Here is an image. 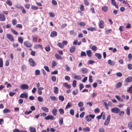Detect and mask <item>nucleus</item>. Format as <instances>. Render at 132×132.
<instances>
[{"label":"nucleus","instance_id":"58836bf2","mask_svg":"<svg viewBox=\"0 0 132 132\" xmlns=\"http://www.w3.org/2000/svg\"><path fill=\"white\" fill-rule=\"evenodd\" d=\"M55 56L57 59H60L61 57V56L60 55L57 53H56L55 54Z\"/></svg>","mask_w":132,"mask_h":132},{"label":"nucleus","instance_id":"3c124183","mask_svg":"<svg viewBox=\"0 0 132 132\" xmlns=\"http://www.w3.org/2000/svg\"><path fill=\"white\" fill-rule=\"evenodd\" d=\"M126 112L128 116H129L130 114V110L129 107H128L126 109Z\"/></svg>","mask_w":132,"mask_h":132},{"label":"nucleus","instance_id":"bb28decb","mask_svg":"<svg viewBox=\"0 0 132 132\" xmlns=\"http://www.w3.org/2000/svg\"><path fill=\"white\" fill-rule=\"evenodd\" d=\"M57 45L61 48H63L64 47V45L62 43L59 42L57 44Z\"/></svg>","mask_w":132,"mask_h":132},{"label":"nucleus","instance_id":"412c9836","mask_svg":"<svg viewBox=\"0 0 132 132\" xmlns=\"http://www.w3.org/2000/svg\"><path fill=\"white\" fill-rule=\"evenodd\" d=\"M115 97L119 101L123 102V99L122 98L120 97L119 96L116 95L115 96Z\"/></svg>","mask_w":132,"mask_h":132},{"label":"nucleus","instance_id":"6ab92c4d","mask_svg":"<svg viewBox=\"0 0 132 132\" xmlns=\"http://www.w3.org/2000/svg\"><path fill=\"white\" fill-rule=\"evenodd\" d=\"M86 53L88 56L90 57L92 56V52L90 50L87 51Z\"/></svg>","mask_w":132,"mask_h":132},{"label":"nucleus","instance_id":"49530a36","mask_svg":"<svg viewBox=\"0 0 132 132\" xmlns=\"http://www.w3.org/2000/svg\"><path fill=\"white\" fill-rule=\"evenodd\" d=\"M59 111L61 114H63L64 113V110L62 109H59Z\"/></svg>","mask_w":132,"mask_h":132},{"label":"nucleus","instance_id":"052dcab7","mask_svg":"<svg viewBox=\"0 0 132 132\" xmlns=\"http://www.w3.org/2000/svg\"><path fill=\"white\" fill-rule=\"evenodd\" d=\"M65 66L66 68V70L67 71H69L70 70V68L69 67L67 64H66L65 65Z\"/></svg>","mask_w":132,"mask_h":132},{"label":"nucleus","instance_id":"f8f14e48","mask_svg":"<svg viewBox=\"0 0 132 132\" xmlns=\"http://www.w3.org/2000/svg\"><path fill=\"white\" fill-rule=\"evenodd\" d=\"M108 64L112 66H114L115 64V61H112L111 60H109L108 61Z\"/></svg>","mask_w":132,"mask_h":132},{"label":"nucleus","instance_id":"2f4dec72","mask_svg":"<svg viewBox=\"0 0 132 132\" xmlns=\"http://www.w3.org/2000/svg\"><path fill=\"white\" fill-rule=\"evenodd\" d=\"M122 85V83L121 82H119L117 84L116 87L118 88L121 87Z\"/></svg>","mask_w":132,"mask_h":132},{"label":"nucleus","instance_id":"a211bd4d","mask_svg":"<svg viewBox=\"0 0 132 132\" xmlns=\"http://www.w3.org/2000/svg\"><path fill=\"white\" fill-rule=\"evenodd\" d=\"M76 49V47L75 46H71L70 48V51L71 53L73 52Z\"/></svg>","mask_w":132,"mask_h":132},{"label":"nucleus","instance_id":"393cba45","mask_svg":"<svg viewBox=\"0 0 132 132\" xmlns=\"http://www.w3.org/2000/svg\"><path fill=\"white\" fill-rule=\"evenodd\" d=\"M42 109L43 110L45 111L46 112H48V109L46 107H43L42 108Z\"/></svg>","mask_w":132,"mask_h":132},{"label":"nucleus","instance_id":"423d86ee","mask_svg":"<svg viewBox=\"0 0 132 132\" xmlns=\"http://www.w3.org/2000/svg\"><path fill=\"white\" fill-rule=\"evenodd\" d=\"M104 104L107 110H108L109 109L108 105L109 106H111L112 105V103L110 102H109L108 104L106 102H104Z\"/></svg>","mask_w":132,"mask_h":132},{"label":"nucleus","instance_id":"603ef678","mask_svg":"<svg viewBox=\"0 0 132 132\" xmlns=\"http://www.w3.org/2000/svg\"><path fill=\"white\" fill-rule=\"evenodd\" d=\"M38 37H32V40L34 42H36L37 41Z\"/></svg>","mask_w":132,"mask_h":132},{"label":"nucleus","instance_id":"4d7b16f0","mask_svg":"<svg viewBox=\"0 0 132 132\" xmlns=\"http://www.w3.org/2000/svg\"><path fill=\"white\" fill-rule=\"evenodd\" d=\"M123 4L126 5V6H128L129 7H130V6L129 5V3L127 2L126 1H123Z\"/></svg>","mask_w":132,"mask_h":132},{"label":"nucleus","instance_id":"7c9ffc66","mask_svg":"<svg viewBox=\"0 0 132 132\" xmlns=\"http://www.w3.org/2000/svg\"><path fill=\"white\" fill-rule=\"evenodd\" d=\"M10 111L11 110H10L5 108L4 110L3 111V112L4 113H6L10 112Z\"/></svg>","mask_w":132,"mask_h":132},{"label":"nucleus","instance_id":"bf43d9fd","mask_svg":"<svg viewBox=\"0 0 132 132\" xmlns=\"http://www.w3.org/2000/svg\"><path fill=\"white\" fill-rule=\"evenodd\" d=\"M12 24L13 25H15V24H16L17 23L16 20L15 19H13L12 20Z\"/></svg>","mask_w":132,"mask_h":132},{"label":"nucleus","instance_id":"cd10ccee","mask_svg":"<svg viewBox=\"0 0 132 132\" xmlns=\"http://www.w3.org/2000/svg\"><path fill=\"white\" fill-rule=\"evenodd\" d=\"M18 41L21 44H22L23 42V40L21 37H20L18 38Z\"/></svg>","mask_w":132,"mask_h":132},{"label":"nucleus","instance_id":"338daca9","mask_svg":"<svg viewBox=\"0 0 132 132\" xmlns=\"http://www.w3.org/2000/svg\"><path fill=\"white\" fill-rule=\"evenodd\" d=\"M92 76H89V81L90 83H92L93 81L92 79Z\"/></svg>","mask_w":132,"mask_h":132},{"label":"nucleus","instance_id":"8fccbe9b","mask_svg":"<svg viewBox=\"0 0 132 132\" xmlns=\"http://www.w3.org/2000/svg\"><path fill=\"white\" fill-rule=\"evenodd\" d=\"M51 79L52 81L53 82H55L56 81V76H53L52 77Z\"/></svg>","mask_w":132,"mask_h":132},{"label":"nucleus","instance_id":"c9c22d12","mask_svg":"<svg viewBox=\"0 0 132 132\" xmlns=\"http://www.w3.org/2000/svg\"><path fill=\"white\" fill-rule=\"evenodd\" d=\"M86 119L88 121H90L91 120V119L90 118V117L89 115L86 116Z\"/></svg>","mask_w":132,"mask_h":132},{"label":"nucleus","instance_id":"c756f323","mask_svg":"<svg viewBox=\"0 0 132 132\" xmlns=\"http://www.w3.org/2000/svg\"><path fill=\"white\" fill-rule=\"evenodd\" d=\"M3 67V61L2 59L0 58V67L2 68Z\"/></svg>","mask_w":132,"mask_h":132},{"label":"nucleus","instance_id":"dca6fc26","mask_svg":"<svg viewBox=\"0 0 132 132\" xmlns=\"http://www.w3.org/2000/svg\"><path fill=\"white\" fill-rule=\"evenodd\" d=\"M57 110L54 107L52 111V113L53 115L55 116L57 114Z\"/></svg>","mask_w":132,"mask_h":132},{"label":"nucleus","instance_id":"5701e85b","mask_svg":"<svg viewBox=\"0 0 132 132\" xmlns=\"http://www.w3.org/2000/svg\"><path fill=\"white\" fill-rule=\"evenodd\" d=\"M128 127L129 129L132 130V122H130L128 123Z\"/></svg>","mask_w":132,"mask_h":132},{"label":"nucleus","instance_id":"4468645a","mask_svg":"<svg viewBox=\"0 0 132 132\" xmlns=\"http://www.w3.org/2000/svg\"><path fill=\"white\" fill-rule=\"evenodd\" d=\"M125 81L126 82H130L132 81V77L131 76L128 77L125 79Z\"/></svg>","mask_w":132,"mask_h":132},{"label":"nucleus","instance_id":"0eeeda50","mask_svg":"<svg viewBox=\"0 0 132 132\" xmlns=\"http://www.w3.org/2000/svg\"><path fill=\"white\" fill-rule=\"evenodd\" d=\"M20 97L21 98H24L26 99H27L28 97V94L27 92L25 93H23L21 94L20 95Z\"/></svg>","mask_w":132,"mask_h":132},{"label":"nucleus","instance_id":"864d4df0","mask_svg":"<svg viewBox=\"0 0 132 132\" xmlns=\"http://www.w3.org/2000/svg\"><path fill=\"white\" fill-rule=\"evenodd\" d=\"M70 113L71 115L72 116L73 115L74 113V110L71 109L70 111Z\"/></svg>","mask_w":132,"mask_h":132},{"label":"nucleus","instance_id":"9d476101","mask_svg":"<svg viewBox=\"0 0 132 132\" xmlns=\"http://www.w3.org/2000/svg\"><path fill=\"white\" fill-rule=\"evenodd\" d=\"M6 19L5 17L3 14H0V20L1 21H4Z\"/></svg>","mask_w":132,"mask_h":132},{"label":"nucleus","instance_id":"e2e57ef3","mask_svg":"<svg viewBox=\"0 0 132 132\" xmlns=\"http://www.w3.org/2000/svg\"><path fill=\"white\" fill-rule=\"evenodd\" d=\"M131 91H132V85H131L127 89V92H131Z\"/></svg>","mask_w":132,"mask_h":132},{"label":"nucleus","instance_id":"a878e982","mask_svg":"<svg viewBox=\"0 0 132 132\" xmlns=\"http://www.w3.org/2000/svg\"><path fill=\"white\" fill-rule=\"evenodd\" d=\"M108 9V7L107 6H104L102 7V10L105 12H106Z\"/></svg>","mask_w":132,"mask_h":132},{"label":"nucleus","instance_id":"0e129e2a","mask_svg":"<svg viewBox=\"0 0 132 132\" xmlns=\"http://www.w3.org/2000/svg\"><path fill=\"white\" fill-rule=\"evenodd\" d=\"M21 10L22 11V13H23L24 14L26 13V11L23 7Z\"/></svg>","mask_w":132,"mask_h":132},{"label":"nucleus","instance_id":"37998d69","mask_svg":"<svg viewBox=\"0 0 132 132\" xmlns=\"http://www.w3.org/2000/svg\"><path fill=\"white\" fill-rule=\"evenodd\" d=\"M45 50L47 52H49L50 50V46L49 45H48L47 46L45 47Z\"/></svg>","mask_w":132,"mask_h":132},{"label":"nucleus","instance_id":"e433bc0d","mask_svg":"<svg viewBox=\"0 0 132 132\" xmlns=\"http://www.w3.org/2000/svg\"><path fill=\"white\" fill-rule=\"evenodd\" d=\"M57 65L56 62L54 61L53 60V61L52 64V68H53L54 67L56 66Z\"/></svg>","mask_w":132,"mask_h":132},{"label":"nucleus","instance_id":"69168bd1","mask_svg":"<svg viewBox=\"0 0 132 132\" xmlns=\"http://www.w3.org/2000/svg\"><path fill=\"white\" fill-rule=\"evenodd\" d=\"M78 90L77 89L76 91H75V90H73L72 92L73 94L74 95H77L78 93Z\"/></svg>","mask_w":132,"mask_h":132},{"label":"nucleus","instance_id":"09e8293b","mask_svg":"<svg viewBox=\"0 0 132 132\" xmlns=\"http://www.w3.org/2000/svg\"><path fill=\"white\" fill-rule=\"evenodd\" d=\"M38 101L40 102H42L43 101L42 97L41 96H39L38 97Z\"/></svg>","mask_w":132,"mask_h":132},{"label":"nucleus","instance_id":"6e6d98bb","mask_svg":"<svg viewBox=\"0 0 132 132\" xmlns=\"http://www.w3.org/2000/svg\"><path fill=\"white\" fill-rule=\"evenodd\" d=\"M74 78L75 79H77V80H81V77L80 76L76 75L74 77Z\"/></svg>","mask_w":132,"mask_h":132},{"label":"nucleus","instance_id":"39448f33","mask_svg":"<svg viewBox=\"0 0 132 132\" xmlns=\"http://www.w3.org/2000/svg\"><path fill=\"white\" fill-rule=\"evenodd\" d=\"M111 118V115L109 114L106 120L104 123V125H108L110 121Z\"/></svg>","mask_w":132,"mask_h":132},{"label":"nucleus","instance_id":"79ce46f5","mask_svg":"<svg viewBox=\"0 0 132 132\" xmlns=\"http://www.w3.org/2000/svg\"><path fill=\"white\" fill-rule=\"evenodd\" d=\"M83 105V103L82 102H79L78 104V106L80 107H82Z\"/></svg>","mask_w":132,"mask_h":132},{"label":"nucleus","instance_id":"2eb2a0df","mask_svg":"<svg viewBox=\"0 0 132 132\" xmlns=\"http://www.w3.org/2000/svg\"><path fill=\"white\" fill-rule=\"evenodd\" d=\"M54 118V117L52 115H48L45 117V119L46 120H53Z\"/></svg>","mask_w":132,"mask_h":132},{"label":"nucleus","instance_id":"72a5a7b5","mask_svg":"<svg viewBox=\"0 0 132 132\" xmlns=\"http://www.w3.org/2000/svg\"><path fill=\"white\" fill-rule=\"evenodd\" d=\"M88 30H89L92 31H96V29L95 27H90L88 28Z\"/></svg>","mask_w":132,"mask_h":132},{"label":"nucleus","instance_id":"f03ea898","mask_svg":"<svg viewBox=\"0 0 132 132\" xmlns=\"http://www.w3.org/2000/svg\"><path fill=\"white\" fill-rule=\"evenodd\" d=\"M6 36L7 39L10 40L11 42L14 41V39L12 35L9 34H6Z\"/></svg>","mask_w":132,"mask_h":132},{"label":"nucleus","instance_id":"a19ab883","mask_svg":"<svg viewBox=\"0 0 132 132\" xmlns=\"http://www.w3.org/2000/svg\"><path fill=\"white\" fill-rule=\"evenodd\" d=\"M80 26H84L86 25L85 23L84 22H79L78 23Z\"/></svg>","mask_w":132,"mask_h":132},{"label":"nucleus","instance_id":"7ed1b4c3","mask_svg":"<svg viewBox=\"0 0 132 132\" xmlns=\"http://www.w3.org/2000/svg\"><path fill=\"white\" fill-rule=\"evenodd\" d=\"M29 64L32 67H34L36 65V63L32 58H30L29 60Z\"/></svg>","mask_w":132,"mask_h":132},{"label":"nucleus","instance_id":"c03bdc74","mask_svg":"<svg viewBox=\"0 0 132 132\" xmlns=\"http://www.w3.org/2000/svg\"><path fill=\"white\" fill-rule=\"evenodd\" d=\"M92 49L94 51H96L97 50L96 46L95 45H93L92 47Z\"/></svg>","mask_w":132,"mask_h":132},{"label":"nucleus","instance_id":"b1692460","mask_svg":"<svg viewBox=\"0 0 132 132\" xmlns=\"http://www.w3.org/2000/svg\"><path fill=\"white\" fill-rule=\"evenodd\" d=\"M95 56L98 59H101L102 56L101 54L98 53H96L95 54Z\"/></svg>","mask_w":132,"mask_h":132},{"label":"nucleus","instance_id":"5fc2aeb1","mask_svg":"<svg viewBox=\"0 0 132 132\" xmlns=\"http://www.w3.org/2000/svg\"><path fill=\"white\" fill-rule=\"evenodd\" d=\"M11 30L13 33L15 35H18V33L15 30H13L12 29H11Z\"/></svg>","mask_w":132,"mask_h":132},{"label":"nucleus","instance_id":"f3484780","mask_svg":"<svg viewBox=\"0 0 132 132\" xmlns=\"http://www.w3.org/2000/svg\"><path fill=\"white\" fill-rule=\"evenodd\" d=\"M112 2H111V3L113 5H114L118 9V8L119 7L118 5V4H116V3L115 2L114 0H111Z\"/></svg>","mask_w":132,"mask_h":132},{"label":"nucleus","instance_id":"20e7f679","mask_svg":"<svg viewBox=\"0 0 132 132\" xmlns=\"http://www.w3.org/2000/svg\"><path fill=\"white\" fill-rule=\"evenodd\" d=\"M111 111L112 112L115 113H118L120 111V109L117 107L111 109Z\"/></svg>","mask_w":132,"mask_h":132},{"label":"nucleus","instance_id":"4c0bfd02","mask_svg":"<svg viewBox=\"0 0 132 132\" xmlns=\"http://www.w3.org/2000/svg\"><path fill=\"white\" fill-rule=\"evenodd\" d=\"M112 30V29H110L106 30L105 31V33L108 34L111 33V31Z\"/></svg>","mask_w":132,"mask_h":132},{"label":"nucleus","instance_id":"680f3d73","mask_svg":"<svg viewBox=\"0 0 132 132\" xmlns=\"http://www.w3.org/2000/svg\"><path fill=\"white\" fill-rule=\"evenodd\" d=\"M59 99L63 101L64 100V97L63 96H59Z\"/></svg>","mask_w":132,"mask_h":132},{"label":"nucleus","instance_id":"473e14b6","mask_svg":"<svg viewBox=\"0 0 132 132\" xmlns=\"http://www.w3.org/2000/svg\"><path fill=\"white\" fill-rule=\"evenodd\" d=\"M6 3L10 6H11L12 4L11 1L9 0H7L6 2Z\"/></svg>","mask_w":132,"mask_h":132},{"label":"nucleus","instance_id":"de8ad7c7","mask_svg":"<svg viewBox=\"0 0 132 132\" xmlns=\"http://www.w3.org/2000/svg\"><path fill=\"white\" fill-rule=\"evenodd\" d=\"M50 98L52 100H53L55 101H57V99L55 96H52L50 97Z\"/></svg>","mask_w":132,"mask_h":132},{"label":"nucleus","instance_id":"c85d7f7f","mask_svg":"<svg viewBox=\"0 0 132 132\" xmlns=\"http://www.w3.org/2000/svg\"><path fill=\"white\" fill-rule=\"evenodd\" d=\"M59 123L60 125H61L63 123V118L61 117L59 120Z\"/></svg>","mask_w":132,"mask_h":132},{"label":"nucleus","instance_id":"9b49d317","mask_svg":"<svg viewBox=\"0 0 132 132\" xmlns=\"http://www.w3.org/2000/svg\"><path fill=\"white\" fill-rule=\"evenodd\" d=\"M81 72L84 74H86L88 72V69L86 68H82L81 69Z\"/></svg>","mask_w":132,"mask_h":132},{"label":"nucleus","instance_id":"4be33fe9","mask_svg":"<svg viewBox=\"0 0 132 132\" xmlns=\"http://www.w3.org/2000/svg\"><path fill=\"white\" fill-rule=\"evenodd\" d=\"M54 93L55 94H57L59 92V89L57 87H55L54 88Z\"/></svg>","mask_w":132,"mask_h":132},{"label":"nucleus","instance_id":"6e6552de","mask_svg":"<svg viewBox=\"0 0 132 132\" xmlns=\"http://www.w3.org/2000/svg\"><path fill=\"white\" fill-rule=\"evenodd\" d=\"M57 34V33L56 31H53L51 32L50 36L52 37H53L56 36Z\"/></svg>","mask_w":132,"mask_h":132},{"label":"nucleus","instance_id":"f257e3e1","mask_svg":"<svg viewBox=\"0 0 132 132\" xmlns=\"http://www.w3.org/2000/svg\"><path fill=\"white\" fill-rule=\"evenodd\" d=\"M23 44L25 46L28 48L31 47L32 46L31 43L28 41L24 42Z\"/></svg>","mask_w":132,"mask_h":132},{"label":"nucleus","instance_id":"774afa93","mask_svg":"<svg viewBox=\"0 0 132 132\" xmlns=\"http://www.w3.org/2000/svg\"><path fill=\"white\" fill-rule=\"evenodd\" d=\"M80 9L82 11H84L85 10V8L83 5H80Z\"/></svg>","mask_w":132,"mask_h":132},{"label":"nucleus","instance_id":"ddd939ff","mask_svg":"<svg viewBox=\"0 0 132 132\" xmlns=\"http://www.w3.org/2000/svg\"><path fill=\"white\" fill-rule=\"evenodd\" d=\"M104 22L101 20L100 22V23L99 25V27L101 29L103 28L104 27Z\"/></svg>","mask_w":132,"mask_h":132},{"label":"nucleus","instance_id":"a18cd8bd","mask_svg":"<svg viewBox=\"0 0 132 132\" xmlns=\"http://www.w3.org/2000/svg\"><path fill=\"white\" fill-rule=\"evenodd\" d=\"M71 106V103H68L65 107V109H67L69 108Z\"/></svg>","mask_w":132,"mask_h":132},{"label":"nucleus","instance_id":"f704fd0d","mask_svg":"<svg viewBox=\"0 0 132 132\" xmlns=\"http://www.w3.org/2000/svg\"><path fill=\"white\" fill-rule=\"evenodd\" d=\"M21 69L23 71H24L26 69V67L25 65H23L21 67Z\"/></svg>","mask_w":132,"mask_h":132},{"label":"nucleus","instance_id":"aec40b11","mask_svg":"<svg viewBox=\"0 0 132 132\" xmlns=\"http://www.w3.org/2000/svg\"><path fill=\"white\" fill-rule=\"evenodd\" d=\"M63 85L65 87H67V89H70L71 87V86L70 85H68V84L66 82L64 83Z\"/></svg>","mask_w":132,"mask_h":132},{"label":"nucleus","instance_id":"ea45409f","mask_svg":"<svg viewBox=\"0 0 132 132\" xmlns=\"http://www.w3.org/2000/svg\"><path fill=\"white\" fill-rule=\"evenodd\" d=\"M30 132H36V129L35 128L30 127Z\"/></svg>","mask_w":132,"mask_h":132},{"label":"nucleus","instance_id":"1a4fd4ad","mask_svg":"<svg viewBox=\"0 0 132 132\" xmlns=\"http://www.w3.org/2000/svg\"><path fill=\"white\" fill-rule=\"evenodd\" d=\"M20 87L22 89H26L29 88V86L27 84H23L20 86Z\"/></svg>","mask_w":132,"mask_h":132},{"label":"nucleus","instance_id":"13d9d810","mask_svg":"<svg viewBox=\"0 0 132 132\" xmlns=\"http://www.w3.org/2000/svg\"><path fill=\"white\" fill-rule=\"evenodd\" d=\"M127 65L128 68L129 69H132V64L129 63Z\"/></svg>","mask_w":132,"mask_h":132}]
</instances>
